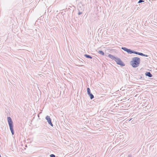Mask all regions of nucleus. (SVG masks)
Returning a JSON list of instances; mask_svg holds the SVG:
<instances>
[{"label": "nucleus", "instance_id": "f257e3e1", "mask_svg": "<svg viewBox=\"0 0 157 157\" xmlns=\"http://www.w3.org/2000/svg\"><path fill=\"white\" fill-rule=\"evenodd\" d=\"M140 59L138 57H135L132 59L130 63L132 66L134 68L138 67L140 63Z\"/></svg>", "mask_w": 157, "mask_h": 157}, {"label": "nucleus", "instance_id": "f03ea898", "mask_svg": "<svg viewBox=\"0 0 157 157\" xmlns=\"http://www.w3.org/2000/svg\"><path fill=\"white\" fill-rule=\"evenodd\" d=\"M7 120L10 129L11 131L12 135H13L14 134V132L13 128V122L12 119L10 117H7Z\"/></svg>", "mask_w": 157, "mask_h": 157}, {"label": "nucleus", "instance_id": "7ed1b4c3", "mask_svg": "<svg viewBox=\"0 0 157 157\" xmlns=\"http://www.w3.org/2000/svg\"><path fill=\"white\" fill-rule=\"evenodd\" d=\"M121 49L124 50L125 52H127L129 54H132V53L136 54L138 55V52H136L135 51L132 50L130 49L127 48L126 47H122Z\"/></svg>", "mask_w": 157, "mask_h": 157}, {"label": "nucleus", "instance_id": "20e7f679", "mask_svg": "<svg viewBox=\"0 0 157 157\" xmlns=\"http://www.w3.org/2000/svg\"><path fill=\"white\" fill-rule=\"evenodd\" d=\"M115 61L117 64L120 65L121 67H124L125 65L124 63L122 61L121 59L118 57H117Z\"/></svg>", "mask_w": 157, "mask_h": 157}, {"label": "nucleus", "instance_id": "39448f33", "mask_svg": "<svg viewBox=\"0 0 157 157\" xmlns=\"http://www.w3.org/2000/svg\"><path fill=\"white\" fill-rule=\"evenodd\" d=\"M87 93L89 96L90 97V99H92L94 98V95L91 93L90 89L89 88H87Z\"/></svg>", "mask_w": 157, "mask_h": 157}, {"label": "nucleus", "instance_id": "423d86ee", "mask_svg": "<svg viewBox=\"0 0 157 157\" xmlns=\"http://www.w3.org/2000/svg\"><path fill=\"white\" fill-rule=\"evenodd\" d=\"M45 119L46 120H47L48 124L52 126H53V124L52 122L51 119L50 117L48 116H47L45 117Z\"/></svg>", "mask_w": 157, "mask_h": 157}, {"label": "nucleus", "instance_id": "0eeeda50", "mask_svg": "<svg viewBox=\"0 0 157 157\" xmlns=\"http://www.w3.org/2000/svg\"><path fill=\"white\" fill-rule=\"evenodd\" d=\"M108 57L113 60H114L115 61L117 58V57H116L114 56H113L111 54H109L108 56Z\"/></svg>", "mask_w": 157, "mask_h": 157}, {"label": "nucleus", "instance_id": "6e6552de", "mask_svg": "<svg viewBox=\"0 0 157 157\" xmlns=\"http://www.w3.org/2000/svg\"><path fill=\"white\" fill-rule=\"evenodd\" d=\"M145 75L146 76H148L149 77H152V75L150 72H146L145 73Z\"/></svg>", "mask_w": 157, "mask_h": 157}, {"label": "nucleus", "instance_id": "1a4fd4ad", "mask_svg": "<svg viewBox=\"0 0 157 157\" xmlns=\"http://www.w3.org/2000/svg\"><path fill=\"white\" fill-rule=\"evenodd\" d=\"M143 75H138L136 77H135V78H136L137 80H138L139 79H144V77H142V76Z\"/></svg>", "mask_w": 157, "mask_h": 157}, {"label": "nucleus", "instance_id": "9d476101", "mask_svg": "<svg viewBox=\"0 0 157 157\" xmlns=\"http://www.w3.org/2000/svg\"><path fill=\"white\" fill-rule=\"evenodd\" d=\"M84 56L87 58L92 59V58L91 56L86 54L84 55Z\"/></svg>", "mask_w": 157, "mask_h": 157}, {"label": "nucleus", "instance_id": "9b49d317", "mask_svg": "<svg viewBox=\"0 0 157 157\" xmlns=\"http://www.w3.org/2000/svg\"><path fill=\"white\" fill-rule=\"evenodd\" d=\"M138 55H140V56H145V57H147L148 56V55H145V54H143V53H141V52H139Z\"/></svg>", "mask_w": 157, "mask_h": 157}, {"label": "nucleus", "instance_id": "f8f14e48", "mask_svg": "<svg viewBox=\"0 0 157 157\" xmlns=\"http://www.w3.org/2000/svg\"><path fill=\"white\" fill-rule=\"evenodd\" d=\"M98 52L100 55H102L103 56L104 55V53L102 51H101V50L99 51Z\"/></svg>", "mask_w": 157, "mask_h": 157}, {"label": "nucleus", "instance_id": "ddd939ff", "mask_svg": "<svg viewBox=\"0 0 157 157\" xmlns=\"http://www.w3.org/2000/svg\"><path fill=\"white\" fill-rule=\"evenodd\" d=\"M144 0H139L138 3H139L141 2H144Z\"/></svg>", "mask_w": 157, "mask_h": 157}, {"label": "nucleus", "instance_id": "4468645a", "mask_svg": "<svg viewBox=\"0 0 157 157\" xmlns=\"http://www.w3.org/2000/svg\"><path fill=\"white\" fill-rule=\"evenodd\" d=\"M50 157H56L55 155L52 154L50 155Z\"/></svg>", "mask_w": 157, "mask_h": 157}, {"label": "nucleus", "instance_id": "2eb2a0df", "mask_svg": "<svg viewBox=\"0 0 157 157\" xmlns=\"http://www.w3.org/2000/svg\"><path fill=\"white\" fill-rule=\"evenodd\" d=\"M82 13V12H80L79 11L78 13V15H80Z\"/></svg>", "mask_w": 157, "mask_h": 157}]
</instances>
